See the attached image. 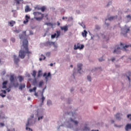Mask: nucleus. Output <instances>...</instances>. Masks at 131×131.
Masks as SVG:
<instances>
[{
    "instance_id": "nucleus-1",
    "label": "nucleus",
    "mask_w": 131,
    "mask_h": 131,
    "mask_svg": "<svg viewBox=\"0 0 131 131\" xmlns=\"http://www.w3.org/2000/svg\"><path fill=\"white\" fill-rule=\"evenodd\" d=\"M29 41L28 39H25L23 41V45L21 46V49L19 51L18 56L20 59H24L27 54L28 57L31 55L32 52L29 51L28 48Z\"/></svg>"
},
{
    "instance_id": "nucleus-2",
    "label": "nucleus",
    "mask_w": 131,
    "mask_h": 131,
    "mask_svg": "<svg viewBox=\"0 0 131 131\" xmlns=\"http://www.w3.org/2000/svg\"><path fill=\"white\" fill-rule=\"evenodd\" d=\"M33 14L34 16V18L37 20L40 21L44 17V14L39 12H34Z\"/></svg>"
},
{
    "instance_id": "nucleus-3",
    "label": "nucleus",
    "mask_w": 131,
    "mask_h": 131,
    "mask_svg": "<svg viewBox=\"0 0 131 131\" xmlns=\"http://www.w3.org/2000/svg\"><path fill=\"white\" fill-rule=\"evenodd\" d=\"M84 47V46L83 45H80V43H78L76 45H74V49L75 50H77V49H82Z\"/></svg>"
},
{
    "instance_id": "nucleus-4",
    "label": "nucleus",
    "mask_w": 131,
    "mask_h": 131,
    "mask_svg": "<svg viewBox=\"0 0 131 131\" xmlns=\"http://www.w3.org/2000/svg\"><path fill=\"white\" fill-rule=\"evenodd\" d=\"M60 35V31H57L56 33H54V34L51 35V38H54L55 37L58 38Z\"/></svg>"
},
{
    "instance_id": "nucleus-5",
    "label": "nucleus",
    "mask_w": 131,
    "mask_h": 131,
    "mask_svg": "<svg viewBox=\"0 0 131 131\" xmlns=\"http://www.w3.org/2000/svg\"><path fill=\"white\" fill-rule=\"evenodd\" d=\"M13 61L16 65H17L20 61V59L16 55H13Z\"/></svg>"
},
{
    "instance_id": "nucleus-6",
    "label": "nucleus",
    "mask_w": 131,
    "mask_h": 131,
    "mask_svg": "<svg viewBox=\"0 0 131 131\" xmlns=\"http://www.w3.org/2000/svg\"><path fill=\"white\" fill-rule=\"evenodd\" d=\"M116 49H115L113 52L114 53H116V54H120V50H121V48L120 47H119V46H116Z\"/></svg>"
},
{
    "instance_id": "nucleus-7",
    "label": "nucleus",
    "mask_w": 131,
    "mask_h": 131,
    "mask_svg": "<svg viewBox=\"0 0 131 131\" xmlns=\"http://www.w3.org/2000/svg\"><path fill=\"white\" fill-rule=\"evenodd\" d=\"M51 74L50 72H49L48 73V75H47V73H45L43 74V77H45V79H46V81H48V77H51Z\"/></svg>"
},
{
    "instance_id": "nucleus-8",
    "label": "nucleus",
    "mask_w": 131,
    "mask_h": 131,
    "mask_svg": "<svg viewBox=\"0 0 131 131\" xmlns=\"http://www.w3.org/2000/svg\"><path fill=\"white\" fill-rule=\"evenodd\" d=\"M31 120V119H28V122H27V124H26V130H28V131H32V129H31L30 128H28V126H29V125H30V121Z\"/></svg>"
},
{
    "instance_id": "nucleus-9",
    "label": "nucleus",
    "mask_w": 131,
    "mask_h": 131,
    "mask_svg": "<svg viewBox=\"0 0 131 131\" xmlns=\"http://www.w3.org/2000/svg\"><path fill=\"white\" fill-rule=\"evenodd\" d=\"M8 82V81H4L3 82V83H2V89H7V84Z\"/></svg>"
},
{
    "instance_id": "nucleus-10",
    "label": "nucleus",
    "mask_w": 131,
    "mask_h": 131,
    "mask_svg": "<svg viewBox=\"0 0 131 131\" xmlns=\"http://www.w3.org/2000/svg\"><path fill=\"white\" fill-rule=\"evenodd\" d=\"M129 31V28L123 29V32L122 33L123 35L125 36V34Z\"/></svg>"
},
{
    "instance_id": "nucleus-11",
    "label": "nucleus",
    "mask_w": 131,
    "mask_h": 131,
    "mask_svg": "<svg viewBox=\"0 0 131 131\" xmlns=\"http://www.w3.org/2000/svg\"><path fill=\"white\" fill-rule=\"evenodd\" d=\"M131 129V124H127L125 127V130L126 131H128V130Z\"/></svg>"
},
{
    "instance_id": "nucleus-12",
    "label": "nucleus",
    "mask_w": 131,
    "mask_h": 131,
    "mask_svg": "<svg viewBox=\"0 0 131 131\" xmlns=\"http://www.w3.org/2000/svg\"><path fill=\"white\" fill-rule=\"evenodd\" d=\"M30 18V17L28 15H26L25 16V20L23 21L24 24H26L29 22V19Z\"/></svg>"
},
{
    "instance_id": "nucleus-13",
    "label": "nucleus",
    "mask_w": 131,
    "mask_h": 131,
    "mask_svg": "<svg viewBox=\"0 0 131 131\" xmlns=\"http://www.w3.org/2000/svg\"><path fill=\"white\" fill-rule=\"evenodd\" d=\"M60 28L62 31H64V32L68 31V26L60 27Z\"/></svg>"
},
{
    "instance_id": "nucleus-14",
    "label": "nucleus",
    "mask_w": 131,
    "mask_h": 131,
    "mask_svg": "<svg viewBox=\"0 0 131 131\" xmlns=\"http://www.w3.org/2000/svg\"><path fill=\"white\" fill-rule=\"evenodd\" d=\"M83 65L81 63H78L77 64V68H78V71L79 72V73L81 74V73H80V70H81V68L82 67Z\"/></svg>"
},
{
    "instance_id": "nucleus-15",
    "label": "nucleus",
    "mask_w": 131,
    "mask_h": 131,
    "mask_svg": "<svg viewBox=\"0 0 131 131\" xmlns=\"http://www.w3.org/2000/svg\"><path fill=\"white\" fill-rule=\"evenodd\" d=\"M9 79L11 83H12L14 81V75H11Z\"/></svg>"
},
{
    "instance_id": "nucleus-16",
    "label": "nucleus",
    "mask_w": 131,
    "mask_h": 131,
    "mask_svg": "<svg viewBox=\"0 0 131 131\" xmlns=\"http://www.w3.org/2000/svg\"><path fill=\"white\" fill-rule=\"evenodd\" d=\"M17 78H18L19 82H22V81H23L24 80V77H23L22 76H18L17 77Z\"/></svg>"
},
{
    "instance_id": "nucleus-17",
    "label": "nucleus",
    "mask_w": 131,
    "mask_h": 131,
    "mask_svg": "<svg viewBox=\"0 0 131 131\" xmlns=\"http://www.w3.org/2000/svg\"><path fill=\"white\" fill-rule=\"evenodd\" d=\"M26 88V84H21L20 85L19 87V89L21 91H23V89H25Z\"/></svg>"
},
{
    "instance_id": "nucleus-18",
    "label": "nucleus",
    "mask_w": 131,
    "mask_h": 131,
    "mask_svg": "<svg viewBox=\"0 0 131 131\" xmlns=\"http://www.w3.org/2000/svg\"><path fill=\"white\" fill-rule=\"evenodd\" d=\"M88 33V32L85 30H84L82 33V35L83 37H86Z\"/></svg>"
},
{
    "instance_id": "nucleus-19",
    "label": "nucleus",
    "mask_w": 131,
    "mask_h": 131,
    "mask_svg": "<svg viewBox=\"0 0 131 131\" xmlns=\"http://www.w3.org/2000/svg\"><path fill=\"white\" fill-rule=\"evenodd\" d=\"M5 119V114L3 112H0V119Z\"/></svg>"
},
{
    "instance_id": "nucleus-20",
    "label": "nucleus",
    "mask_w": 131,
    "mask_h": 131,
    "mask_svg": "<svg viewBox=\"0 0 131 131\" xmlns=\"http://www.w3.org/2000/svg\"><path fill=\"white\" fill-rule=\"evenodd\" d=\"M120 116H121V114H120V113H117V114L116 115V116H115L116 118V119H117V120H120V119H121Z\"/></svg>"
},
{
    "instance_id": "nucleus-21",
    "label": "nucleus",
    "mask_w": 131,
    "mask_h": 131,
    "mask_svg": "<svg viewBox=\"0 0 131 131\" xmlns=\"http://www.w3.org/2000/svg\"><path fill=\"white\" fill-rule=\"evenodd\" d=\"M25 11L26 12H28L29 11H31V9H30L29 6H27L25 9Z\"/></svg>"
},
{
    "instance_id": "nucleus-22",
    "label": "nucleus",
    "mask_w": 131,
    "mask_h": 131,
    "mask_svg": "<svg viewBox=\"0 0 131 131\" xmlns=\"http://www.w3.org/2000/svg\"><path fill=\"white\" fill-rule=\"evenodd\" d=\"M32 76L34 77V78H35L36 76V71L34 70L32 71V73L31 74Z\"/></svg>"
},
{
    "instance_id": "nucleus-23",
    "label": "nucleus",
    "mask_w": 131,
    "mask_h": 131,
    "mask_svg": "<svg viewBox=\"0 0 131 131\" xmlns=\"http://www.w3.org/2000/svg\"><path fill=\"white\" fill-rule=\"evenodd\" d=\"M36 87H34L33 89H29V92L30 93H32L34 91L35 93H36Z\"/></svg>"
},
{
    "instance_id": "nucleus-24",
    "label": "nucleus",
    "mask_w": 131,
    "mask_h": 131,
    "mask_svg": "<svg viewBox=\"0 0 131 131\" xmlns=\"http://www.w3.org/2000/svg\"><path fill=\"white\" fill-rule=\"evenodd\" d=\"M127 78H128L129 81H130V78H131V73L128 72V75H127Z\"/></svg>"
},
{
    "instance_id": "nucleus-25",
    "label": "nucleus",
    "mask_w": 131,
    "mask_h": 131,
    "mask_svg": "<svg viewBox=\"0 0 131 131\" xmlns=\"http://www.w3.org/2000/svg\"><path fill=\"white\" fill-rule=\"evenodd\" d=\"M15 23H16L15 21H14L13 20H11L9 22V24H10L11 27H13Z\"/></svg>"
},
{
    "instance_id": "nucleus-26",
    "label": "nucleus",
    "mask_w": 131,
    "mask_h": 131,
    "mask_svg": "<svg viewBox=\"0 0 131 131\" xmlns=\"http://www.w3.org/2000/svg\"><path fill=\"white\" fill-rule=\"evenodd\" d=\"M45 59H46L45 56L42 55V54H41V57L39 58V61H42V60H45Z\"/></svg>"
},
{
    "instance_id": "nucleus-27",
    "label": "nucleus",
    "mask_w": 131,
    "mask_h": 131,
    "mask_svg": "<svg viewBox=\"0 0 131 131\" xmlns=\"http://www.w3.org/2000/svg\"><path fill=\"white\" fill-rule=\"evenodd\" d=\"M70 121L71 122H73L75 125H77L78 124V122L77 121H74L72 119H70Z\"/></svg>"
},
{
    "instance_id": "nucleus-28",
    "label": "nucleus",
    "mask_w": 131,
    "mask_h": 131,
    "mask_svg": "<svg viewBox=\"0 0 131 131\" xmlns=\"http://www.w3.org/2000/svg\"><path fill=\"white\" fill-rule=\"evenodd\" d=\"M41 75H42V71L39 70L38 72L37 77H40Z\"/></svg>"
},
{
    "instance_id": "nucleus-29",
    "label": "nucleus",
    "mask_w": 131,
    "mask_h": 131,
    "mask_svg": "<svg viewBox=\"0 0 131 131\" xmlns=\"http://www.w3.org/2000/svg\"><path fill=\"white\" fill-rule=\"evenodd\" d=\"M117 18V16H112V17H110L108 18V19L109 20H114V18Z\"/></svg>"
},
{
    "instance_id": "nucleus-30",
    "label": "nucleus",
    "mask_w": 131,
    "mask_h": 131,
    "mask_svg": "<svg viewBox=\"0 0 131 131\" xmlns=\"http://www.w3.org/2000/svg\"><path fill=\"white\" fill-rule=\"evenodd\" d=\"M46 7L45 6H43V7H41V8H40V10L42 11V12H45V11L46 10Z\"/></svg>"
},
{
    "instance_id": "nucleus-31",
    "label": "nucleus",
    "mask_w": 131,
    "mask_h": 131,
    "mask_svg": "<svg viewBox=\"0 0 131 131\" xmlns=\"http://www.w3.org/2000/svg\"><path fill=\"white\" fill-rule=\"evenodd\" d=\"M43 83V82L42 81H40L39 82V84H38L39 88L42 87V85Z\"/></svg>"
},
{
    "instance_id": "nucleus-32",
    "label": "nucleus",
    "mask_w": 131,
    "mask_h": 131,
    "mask_svg": "<svg viewBox=\"0 0 131 131\" xmlns=\"http://www.w3.org/2000/svg\"><path fill=\"white\" fill-rule=\"evenodd\" d=\"M34 9L39 10H40V8L38 6H36L34 7Z\"/></svg>"
},
{
    "instance_id": "nucleus-33",
    "label": "nucleus",
    "mask_w": 131,
    "mask_h": 131,
    "mask_svg": "<svg viewBox=\"0 0 131 131\" xmlns=\"http://www.w3.org/2000/svg\"><path fill=\"white\" fill-rule=\"evenodd\" d=\"M11 86H9L8 88H7L6 91H7L8 93H9L11 91Z\"/></svg>"
},
{
    "instance_id": "nucleus-34",
    "label": "nucleus",
    "mask_w": 131,
    "mask_h": 131,
    "mask_svg": "<svg viewBox=\"0 0 131 131\" xmlns=\"http://www.w3.org/2000/svg\"><path fill=\"white\" fill-rule=\"evenodd\" d=\"M129 47V45H125L123 47V49L125 51H126V48H128Z\"/></svg>"
},
{
    "instance_id": "nucleus-35",
    "label": "nucleus",
    "mask_w": 131,
    "mask_h": 131,
    "mask_svg": "<svg viewBox=\"0 0 131 131\" xmlns=\"http://www.w3.org/2000/svg\"><path fill=\"white\" fill-rule=\"evenodd\" d=\"M87 79L89 81H92V78L90 76H88L87 77Z\"/></svg>"
},
{
    "instance_id": "nucleus-36",
    "label": "nucleus",
    "mask_w": 131,
    "mask_h": 131,
    "mask_svg": "<svg viewBox=\"0 0 131 131\" xmlns=\"http://www.w3.org/2000/svg\"><path fill=\"white\" fill-rule=\"evenodd\" d=\"M127 119L131 120V114H128L127 116Z\"/></svg>"
},
{
    "instance_id": "nucleus-37",
    "label": "nucleus",
    "mask_w": 131,
    "mask_h": 131,
    "mask_svg": "<svg viewBox=\"0 0 131 131\" xmlns=\"http://www.w3.org/2000/svg\"><path fill=\"white\" fill-rule=\"evenodd\" d=\"M51 103H52V102H51V100H48V101H47V104H48V105H50L51 104Z\"/></svg>"
},
{
    "instance_id": "nucleus-38",
    "label": "nucleus",
    "mask_w": 131,
    "mask_h": 131,
    "mask_svg": "<svg viewBox=\"0 0 131 131\" xmlns=\"http://www.w3.org/2000/svg\"><path fill=\"white\" fill-rule=\"evenodd\" d=\"M45 100V97L43 96H42V98H41V103H43Z\"/></svg>"
},
{
    "instance_id": "nucleus-39",
    "label": "nucleus",
    "mask_w": 131,
    "mask_h": 131,
    "mask_svg": "<svg viewBox=\"0 0 131 131\" xmlns=\"http://www.w3.org/2000/svg\"><path fill=\"white\" fill-rule=\"evenodd\" d=\"M0 96L2 97V98H5L6 97V95H4L3 93H1Z\"/></svg>"
},
{
    "instance_id": "nucleus-40",
    "label": "nucleus",
    "mask_w": 131,
    "mask_h": 131,
    "mask_svg": "<svg viewBox=\"0 0 131 131\" xmlns=\"http://www.w3.org/2000/svg\"><path fill=\"white\" fill-rule=\"evenodd\" d=\"M50 55H51L50 52H48V53H47L46 54V56L47 57H50Z\"/></svg>"
},
{
    "instance_id": "nucleus-41",
    "label": "nucleus",
    "mask_w": 131,
    "mask_h": 131,
    "mask_svg": "<svg viewBox=\"0 0 131 131\" xmlns=\"http://www.w3.org/2000/svg\"><path fill=\"white\" fill-rule=\"evenodd\" d=\"M20 1H21V0H15V2H16V3L17 4H20Z\"/></svg>"
},
{
    "instance_id": "nucleus-42",
    "label": "nucleus",
    "mask_w": 131,
    "mask_h": 131,
    "mask_svg": "<svg viewBox=\"0 0 131 131\" xmlns=\"http://www.w3.org/2000/svg\"><path fill=\"white\" fill-rule=\"evenodd\" d=\"M4 126H5V124L1 122L0 123V127H4Z\"/></svg>"
},
{
    "instance_id": "nucleus-43",
    "label": "nucleus",
    "mask_w": 131,
    "mask_h": 131,
    "mask_svg": "<svg viewBox=\"0 0 131 131\" xmlns=\"http://www.w3.org/2000/svg\"><path fill=\"white\" fill-rule=\"evenodd\" d=\"M95 29L98 30L100 29V27L99 26L97 25L95 26Z\"/></svg>"
},
{
    "instance_id": "nucleus-44",
    "label": "nucleus",
    "mask_w": 131,
    "mask_h": 131,
    "mask_svg": "<svg viewBox=\"0 0 131 131\" xmlns=\"http://www.w3.org/2000/svg\"><path fill=\"white\" fill-rule=\"evenodd\" d=\"M18 85V83H17L16 84H15V83H13V86L15 87V88H17Z\"/></svg>"
},
{
    "instance_id": "nucleus-45",
    "label": "nucleus",
    "mask_w": 131,
    "mask_h": 131,
    "mask_svg": "<svg viewBox=\"0 0 131 131\" xmlns=\"http://www.w3.org/2000/svg\"><path fill=\"white\" fill-rule=\"evenodd\" d=\"M1 92H2L3 94H6L7 93L6 91L5 90H1Z\"/></svg>"
},
{
    "instance_id": "nucleus-46",
    "label": "nucleus",
    "mask_w": 131,
    "mask_h": 131,
    "mask_svg": "<svg viewBox=\"0 0 131 131\" xmlns=\"http://www.w3.org/2000/svg\"><path fill=\"white\" fill-rule=\"evenodd\" d=\"M11 40L13 42H14L15 41V39L14 38H11Z\"/></svg>"
},
{
    "instance_id": "nucleus-47",
    "label": "nucleus",
    "mask_w": 131,
    "mask_h": 131,
    "mask_svg": "<svg viewBox=\"0 0 131 131\" xmlns=\"http://www.w3.org/2000/svg\"><path fill=\"white\" fill-rule=\"evenodd\" d=\"M33 32L32 31H29V35H33Z\"/></svg>"
},
{
    "instance_id": "nucleus-48",
    "label": "nucleus",
    "mask_w": 131,
    "mask_h": 131,
    "mask_svg": "<svg viewBox=\"0 0 131 131\" xmlns=\"http://www.w3.org/2000/svg\"><path fill=\"white\" fill-rule=\"evenodd\" d=\"M43 118V116H41L38 118V120H40L41 119H42Z\"/></svg>"
},
{
    "instance_id": "nucleus-49",
    "label": "nucleus",
    "mask_w": 131,
    "mask_h": 131,
    "mask_svg": "<svg viewBox=\"0 0 131 131\" xmlns=\"http://www.w3.org/2000/svg\"><path fill=\"white\" fill-rule=\"evenodd\" d=\"M5 74H6V72H5V71H4L2 73V75H5Z\"/></svg>"
},
{
    "instance_id": "nucleus-50",
    "label": "nucleus",
    "mask_w": 131,
    "mask_h": 131,
    "mask_svg": "<svg viewBox=\"0 0 131 131\" xmlns=\"http://www.w3.org/2000/svg\"><path fill=\"white\" fill-rule=\"evenodd\" d=\"M99 62H102V61H103V59L102 58H99Z\"/></svg>"
},
{
    "instance_id": "nucleus-51",
    "label": "nucleus",
    "mask_w": 131,
    "mask_h": 131,
    "mask_svg": "<svg viewBox=\"0 0 131 131\" xmlns=\"http://www.w3.org/2000/svg\"><path fill=\"white\" fill-rule=\"evenodd\" d=\"M116 58H113L111 59V60L112 61V62H114V61H115Z\"/></svg>"
},
{
    "instance_id": "nucleus-52",
    "label": "nucleus",
    "mask_w": 131,
    "mask_h": 131,
    "mask_svg": "<svg viewBox=\"0 0 131 131\" xmlns=\"http://www.w3.org/2000/svg\"><path fill=\"white\" fill-rule=\"evenodd\" d=\"M46 25H49V26H52V24L51 23H47V24H46Z\"/></svg>"
},
{
    "instance_id": "nucleus-53",
    "label": "nucleus",
    "mask_w": 131,
    "mask_h": 131,
    "mask_svg": "<svg viewBox=\"0 0 131 131\" xmlns=\"http://www.w3.org/2000/svg\"><path fill=\"white\" fill-rule=\"evenodd\" d=\"M45 17H46L47 19L48 20V14H46L45 15Z\"/></svg>"
},
{
    "instance_id": "nucleus-54",
    "label": "nucleus",
    "mask_w": 131,
    "mask_h": 131,
    "mask_svg": "<svg viewBox=\"0 0 131 131\" xmlns=\"http://www.w3.org/2000/svg\"><path fill=\"white\" fill-rule=\"evenodd\" d=\"M127 18H129L131 19V16H130V15H128L127 16Z\"/></svg>"
},
{
    "instance_id": "nucleus-55",
    "label": "nucleus",
    "mask_w": 131,
    "mask_h": 131,
    "mask_svg": "<svg viewBox=\"0 0 131 131\" xmlns=\"http://www.w3.org/2000/svg\"><path fill=\"white\" fill-rule=\"evenodd\" d=\"M112 4V2H109L107 5V6H108L109 5Z\"/></svg>"
},
{
    "instance_id": "nucleus-56",
    "label": "nucleus",
    "mask_w": 131,
    "mask_h": 131,
    "mask_svg": "<svg viewBox=\"0 0 131 131\" xmlns=\"http://www.w3.org/2000/svg\"><path fill=\"white\" fill-rule=\"evenodd\" d=\"M60 25V23L59 21H57V26H59Z\"/></svg>"
},
{
    "instance_id": "nucleus-57",
    "label": "nucleus",
    "mask_w": 131,
    "mask_h": 131,
    "mask_svg": "<svg viewBox=\"0 0 131 131\" xmlns=\"http://www.w3.org/2000/svg\"><path fill=\"white\" fill-rule=\"evenodd\" d=\"M7 131H15V129H13L12 130H11L10 129H8Z\"/></svg>"
},
{
    "instance_id": "nucleus-58",
    "label": "nucleus",
    "mask_w": 131,
    "mask_h": 131,
    "mask_svg": "<svg viewBox=\"0 0 131 131\" xmlns=\"http://www.w3.org/2000/svg\"><path fill=\"white\" fill-rule=\"evenodd\" d=\"M3 41L4 42H6V41H7V39H3Z\"/></svg>"
},
{
    "instance_id": "nucleus-59",
    "label": "nucleus",
    "mask_w": 131,
    "mask_h": 131,
    "mask_svg": "<svg viewBox=\"0 0 131 131\" xmlns=\"http://www.w3.org/2000/svg\"><path fill=\"white\" fill-rule=\"evenodd\" d=\"M23 33L25 35H26V31H24Z\"/></svg>"
},
{
    "instance_id": "nucleus-60",
    "label": "nucleus",
    "mask_w": 131,
    "mask_h": 131,
    "mask_svg": "<svg viewBox=\"0 0 131 131\" xmlns=\"http://www.w3.org/2000/svg\"><path fill=\"white\" fill-rule=\"evenodd\" d=\"M34 95H35V96H37V93H34Z\"/></svg>"
},
{
    "instance_id": "nucleus-61",
    "label": "nucleus",
    "mask_w": 131,
    "mask_h": 131,
    "mask_svg": "<svg viewBox=\"0 0 131 131\" xmlns=\"http://www.w3.org/2000/svg\"><path fill=\"white\" fill-rule=\"evenodd\" d=\"M19 38H20V39H21V38H22V37H21V36L20 35H19Z\"/></svg>"
},
{
    "instance_id": "nucleus-62",
    "label": "nucleus",
    "mask_w": 131,
    "mask_h": 131,
    "mask_svg": "<svg viewBox=\"0 0 131 131\" xmlns=\"http://www.w3.org/2000/svg\"><path fill=\"white\" fill-rule=\"evenodd\" d=\"M65 18L67 19L68 18H67V17H66V18H65L64 17H62V19H63V20H64Z\"/></svg>"
},
{
    "instance_id": "nucleus-63",
    "label": "nucleus",
    "mask_w": 131,
    "mask_h": 131,
    "mask_svg": "<svg viewBox=\"0 0 131 131\" xmlns=\"http://www.w3.org/2000/svg\"><path fill=\"white\" fill-rule=\"evenodd\" d=\"M50 66H53V63H50Z\"/></svg>"
},
{
    "instance_id": "nucleus-64",
    "label": "nucleus",
    "mask_w": 131,
    "mask_h": 131,
    "mask_svg": "<svg viewBox=\"0 0 131 131\" xmlns=\"http://www.w3.org/2000/svg\"><path fill=\"white\" fill-rule=\"evenodd\" d=\"M92 131H99V130H92Z\"/></svg>"
}]
</instances>
